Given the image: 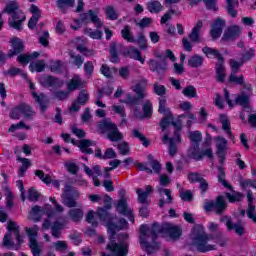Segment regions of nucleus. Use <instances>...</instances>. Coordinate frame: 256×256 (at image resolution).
Wrapping results in <instances>:
<instances>
[{"label": "nucleus", "mask_w": 256, "mask_h": 256, "mask_svg": "<svg viewBox=\"0 0 256 256\" xmlns=\"http://www.w3.org/2000/svg\"><path fill=\"white\" fill-rule=\"evenodd\" d=\"M20 111L25 119L31 120L35 116V110L33 107L25 102L20 103Z\"/></svg>", "instance_id": "nucleus-38"}, {"label": "nucleus", "mask_w": 256, "mask_h": 256, "mask_svg": "<svg viewBox=\"0 0 256 256\" xmlns=\"http://www.w3.org/2000/svg\"><path fill=\"white\" fill-rule=\"evenodd\" d=\"M234 103L244 109H251V99L249 98V95L245 94V92L238 94L234 100Z\"/></svg>", "instance_id": "nucleus-31"}, {"label": "nucleus", "mask_w": 256, "mask_h": 256, "mask_svg": "<svg viewBox=\"0 0 256 256\" xmlns=\"http://www.w3.org/2000/svg\"><path fill=\"white\" fill-rule=\"evenodd\" d=\"M216 141V155L218 156L220 165L225 163L227 157V139L223 136H217Z\"/></svg>", "instance_id": "nucleus-18"}, {"label": "nucleus", "mask_w": 256, "mask_h": 256, "mask_svg": "<svg viewBox=\"0 0 256 256\" xmlns=\"http://www.w3.org/2000/svg\"><path fill=\"white\" fill-rule=\"evenodd\" d=\"M76 101L78 105H86L87 101H89V94L85 90L80 91Z\"/></svg>", "instance_id": "nucleus-63"}, {"label": "nucleus", "mask_w": 256, "mask_h": 256, "mask_svg": "<svg viewBox=\"0 0 256 256\" xmlns=\"http://www.w3.org/2000/svg\"><path fill=\"white\" fill-rule=\"evenodd\" d=\"M65 229V223L56 220L52 223L51 235L54 239H61V231Z\"/></svg>", "instance_id": "nucleus-37"}, {"label": "nucleus", "mask_w": 256, "mask_h": 256, "mask_svg": "<svg viewBox=\"0 0 256 256\" xmlns=\"http://www.w3.org/2000/svg\"><path fill=\"white\" fill-rule=\"evenodd\" d=\"M77 89H83V80L81 78H72L67 84V90L71 93L77 91Z\"/></svg>", "instance_id": "nucleus-42"}, {"label": "nucleus", "mask_w": 256, "mask_h": 256, "mask_svg": "<svg viewBox=\"0 0 256 256\" xmlns=\"http://www.w3.org/2000/svg\"><path fill=\"white\" fill-rule=\"evenodd\" d=\"M216 71V80L218 83H225V79L227 78V69L225 68V62H216L215 64Z\"/></svg>", "instance_id": "nucleus-30"}, {"label": "nucleus", "mask_w": 256, "mask_h": 256, "mask_svg": "<svg viewBox=\"0 0 256 256\" xmlns=\"http://www.w3.org/2000/svg\"><path fill=\"white\" fill-rule=\"evenodd\" d=\"M41 197V194L37 192V190L34 187L29 188L28 190V199L30 201H39V198Z\"/></svg>", "instance_id": "nucleus-64"}, {"label": "nucleus", "mask_w": 256, "mask_h": 256, "mask_svg": "<svg viewBox=\"0 0 256 256\" xmlns=\"http://www.w3.org/2000/svg\"><path fill=\"white\" fill-rule=\"evenodd\" d=\"M220 223H225L227 231H235L236 235L243 237L245 235V227L239 223H233V218L229 215H223L219 219Z\"/></svg>", "instance_id": "nucleus-17"}, {"label": "nucleus", "mask_w": 256, "mask_h": 256, "mask_svg": "<svg viewBox=\"0 0 256 256\" xmlns=\"http://www.w3.org/2000/svg\"><path fill=\"white\" fill-rule=\"evenodd\" d=\"M140 245H142V247L145 249V252L147 253V255H152V253H155V246H153L151 243H149V241H147V239H149V237H151V235L149 234V231H151V229H149V227H147V224H142L140 225Z\"/></svg>", "instance_id": "nucleus-14"}, {"label": "nucleus", "mask_w": 256, "mask_h": 256, "mask_svg": "<svg viewBox=\"0 0 256 256\" xmlns=\"http://www.w3.org/2000/svg\"><path fill=\"white\" fill-rule=\"evenodd\" d=\"M51 34H49V30H44L42 35L38 38V43L42 45V47H49V38Z\"/></svg>", "instance_id": "nucleus-57"}, {"label": "nucleus", "mask_w": 256, "mask_h": 256, "mask_svg": "<svg viewBox=\"0 0 256 256\" xmlns=\"http://www.w3.org/2000/svg\"><path fill=\"white\" fill-rule=\"evenodd\" d=\"M54 207H51V205H47L46 208V215L48 219H53V217H55V215H57V213H63L64 208L63 206H61V204H59V202H56L54 204Z\"/></svg>", "instance_id": "nucleus-39"}, {"label": "nucleus", "mask_w": 256, "mask_h": 256, "mask_svg": "<svg viewBox=\"0 0 256 256\" xmlns=\"http://www.w3.org/2000/svg\"><path fill=\"white\" fill-rule=\"evenodd\" d=\"M84 35H88V37H90V39H103V32L101 31V29H97L93 30L91 28H86L84 29Z\"/></svg>", "instance_id": "nucleus-48"}, {"label": "nucleus", "mask_w": 256, "mask_h": 256, "mask_svg": "<svg viewBox=\"0 0 256 256\" xmlns=\"http://www.w3.org/2000/svg\"><path fill=\"white\" fill-rule=\"evenodd\" d=\"M189 139L192 144L201 145V141H203V134L199 130L191 131L189 133Z\"/></svg>", "instance_id": "nucleus-51"}, {"label": "nucleus", "mask_w": 256, "mask_h": 256, "mask_svg": "<svg viewBox=\"0 0 256 256\" xmlns=\"http://www.w3.org/2000/svg\"><path fill=\"white\" fill-rule=\"evenodd\" d=\"M49 69L51 73H63V62L61 60H56L50 64Z\"/></svg>", "instance_id": "nucleus-56"}, {"label": "nucleus", "mask_w": 256, "mask_h": 256, "mask_svg": "<svg viewBox=\"0 0 256 256\" xmlns=\"http://www.w3.org/2000/svg\"><path fill=\"white\" fill-rule=\"evenodd\" d=\"M80 17L82 18L84 25H89V23H93L96 29L103 28V21H101V18L93 10H88L87 12L81 13Z\"/></svg>", "instance_id": "nucleus-19"}, {"label": "nucleus", "mask_w": 256, "mask_h": 256, "mask_svg": "<svg viewBox=\"0 0 256 256\" xmlns=\"http://www.w3.org/2000/svg\"><path fill=\"white\" fill-rule=\"evenodd\" d=\"M121 37L124 39V41H127V43H137L139 49L141 51H147L148 45H147V37L143 32L138 33V38L135 39L133 36V32L131 31V26L125 25L124 28L121 30Z\"/></svg>", "instance_id": "nucleus-6"}, {"label": "nucleus", "mask_w": 256, "mask_h": 256, "mask_svg": "<svg viewBox=\"0 0 256 256\" xmlns=\"http://www.w3.org/2000/svg\"><path fill=\"white\" fill-rule=\"evenodd\" d=\"M95 141L90 139H82L78 142L77 147L84 155H93V148L95 147Z\"/></svg>", "instance_id": "nucleus-27"}, {"label": "nucleus", "mask_w": 256, "mask_h": 256, "mask_svg": "<svg viewBox=\"0 0 256 256\" xmlns=\"http://www.w3.org/2000/svg\"><path fill=\"white\" fill-rule=\"evenodd\" d=\"M100 221L107 224L108 231L111 233V238L108 244L106 245L107 251L111 252L113 256H127L129 255V234L122 233L118 235V242L115 240L114 236L117 235L119 231V225L113 222V215L111 213L100 210Z\"/></svg>", "instance_id": "nucleus-1"}, {"label": "nucleus", "mask_w": 256, "mask_h": 256, "mask_svg": "<svg viewBox=\"0 0 256 256\" xmlns=\"http://www.w3.org/2000/svg\"><path fill=\"white\" fill-rule=\"evenodd\" d=\"M203 29V22L199 20L196 25L192 28L188 35L192 43H199L201 41V30Z\"/></svg>", "instance_id": "nucleus-29"}, {"label": "nucleus", "mask_w": 256, "mask_h": 256, "mask_svg": "<svg viewBox=\"0 0 256 256\" xmlns=\"http://www.w3.org/2000/svg\"><path fill=\"white\" fill-rule=\"evenodd\" d=\"M68 215L73 223H79L83 219V210L79 208L70 209Z\"/></svg>", "instance_id": "nucleus-43"}, {"label": "nucleus", "mask_w": 256, "mask_h": 256, "mask_svg": "<svg viewBox=\"0 0 256 256\" xmlns=\"http://www.w3.org/2000/svg\"><path fill=\"white\" fill-rule=\"evenodd\" d=\"M182 95L188 99H195L197 97V88L193 85H188L182 90Z\"/></svg>", "instance_id": "nucleus-49"}, {"label": "nucleus", "mask_w": 256, "mask_h": 256, "mask_svg": "<svg viewBox=\"0 0 256 256\" xmlns=\"http://www.w3.org/2000/svg\"><path fill=\"white\" fill-rule=\"evenodd\" d=\"M229 65L231 67V74H237L239 73V69L243 67V61L237 62L235 59H230L229 60Z\"/></svg>", "instance_id": "nucleus-59"}, {"label": "nucleus", "mask_w": 256, "mask_h": 256, "mask_svg": "<svg viewBox=\"0 0 256 256\" xmlns=\"http://www.w3.org/2000/svg\"><path fill=\"white\" fill-rule=\"evenodd\" d=\"M98 129L102 131V133H107L106 139L111 141V143H117L119 141H123V133L119 131L117 124L110 120H102L98 124Z\"/></svg>", "instance_id": "nucleus-5"}, {"label": "nucleus", "mask_w": 256, "mask_h": 256, "mask_svg": "<svg viewBox=\"0 0 256 256\" xmlns=\"http://www.w3.org/2000/svg\"><path fill=\"white\" fill-rule=\"evenodd\" d=\"M69 95H71V92L63 91V90H58L53 93V96L55 99H58V101H65V99L69 98Z\"/></svg>", "instance_id": "nucleus-61"}, {"label": "nucleus", "mask_w": 256, "mask_h": 256, "mask_svg": "<svg viewBox=\"0 0 256 256\" xmlns=\"http://www.w3.org/2000/svg\"><path fill=\"white\" fill-rule=\"evenodd\" d=\"M132 137H134L135 139H139L143 147H149L151 145V140L145 137V135L141 134V132L137 129L132 130Z\"/></svg>", "instance_id": "nucleus-44"}, {"label": "nucleus", "mask_w": 256, "mask_h": 256, "mask_svg": "<svg viewBox=\"0 0 256 256\" xmlns=\"http://www.w3.org/2000/svg\"><path fill=\"white\" fill-rule=\"evenodd\" d=\"M218 183H220L225 189H229V191L233 190V186L227 181L225 168L222 166L218 167Z\"/></svg>", "instance_id": "nucleus-35"}, {"label": "nucleus", "mask_w": 256, "mask_h": 256, "mask_svg": "<svg viewBox=\"0 0 256 256\" xmlns=\"http://www.w3.org/2000/svg\"><path fill=\"white\" fill-rule=\"evenodd\" d=\"M11 44L12 49H10L7 54H5L3 50H0L1 65H5V63H7V59H11L12 57H15V55H21V53H25V45L23 44V40H21L19 37H14L11 40Z\"/></svg>", "instance_id": "nucleus-9"}, {"label": "nucleus", "mask_w": 256, "mask_h": 256, "mask_svg": "<svg viewBox=\"0 0 256 256\" xmlns=\"http://www.w3.org/2000/svg\"><path fill=\"white\" fill-rule=\"evenodd\" d=\"M110 63L117 64L121 61L119 55H121V44L117 42H111L109 48Z\"/></svg>", "instance_id": "nucleus-26"}, {"label": "nucleus", "mask_w": 256, "mask_h": 256, "mask_svg": "<svg viewBox=\"0 0 256 256\" xmlns=\"http://www.w3.org/2000/svg\"><path fill=\"white\" fill-rule=\"evenodd\" d=\"M148 66L152 73H161L167 71V58H163L162 60L150 59L148 61Z\"/></svg>", "instance_id": "nucleus-23"}, {"label": "nucleus", "mask_w": 256, "mask_h": 256, "mask_svg": "<svg viewBox=\"0 0 256 256\" xmlns=\"http://www.w3.org/2000/svg\"><path fill=\"white\" fill-rule=\"evenodd\" d=\"M244 197H245V195H243V193H241V192H236L234 194L226 192V199H228L229 203H238Z\"/></svg>", "instance_id": "nucleus-53"}, {"label": "nucleus", "mask_w": 256, "mask_h": 256, "mask_svg": "<svg viewBox=\"0 0 256 256\" xmlns=\"http://www.w3.org/2000/svg\"><path fill=\"white\" fill-rule=\"evenodd\" d=\"M161 233L165 235V223L162 225L157 222L152 223L149 235L153 246L156 247L155 250L159 249V242H157V239Z\"/></svg>", "instance_id": "nucleus-21"}, {"label": "nucleus", "mask_w": 256, "mask_h": 256, "mask_svg": "<svg viewBox=\"0 0 256 256\" xmlns=\"http://www.w3.org/2000/svg\"><path fill=\"white\" fill-rule=\"evenodd\" d=\"M45 67H46L45 60H38L34 65L30 64L29 69L32 72L35 69L36 73H43V71H45Z\"/></svg>", "instance_id": "nucleus-55"}, {"label": "nucleus", "mask_w": 256, "mask_h": 256, "mask_svg": "<svg viewBox=\"0 0 256 256\" xmlns=\"http://www.w3.org/2000/svg\"><path fill=\"white\" fill-rule=\"evenodd\" d=\"M104 13L108 21H117V19H119V14H117V11L113 6H107L104 10Z\"/></svg>", "instance_id": "nucleus-47"}, {"label": "nucleus", "mask_w": 256, "mask_h": 256, "mask_svg": "<svg viewBox=\"0 0 256 256\" xmlns=\"http://www.w3.org/2000/svg\"><path fill=\"white\" fill-rule=\"evenodd\" d=\"M116 211L120 213V215H124L126 212L129 211L127 205V199H125V194H121L120 199L116 203Z\"/></svg>", "instance_id": "nucleus-40"}, {"label": "nucleus", "mask_w": 256, "mask_h": 256, "mask_svg": "<svg viewBox=\"0 0 256 256\" xmlns=\"http://www.w3.org/2000/svg\"><path fill=\"white\" fill-rule=\"evenodd\" d=\"M39 83L41 87H44L45 89H61V87L65 85V81H63V79L49 74L41 76Z\"/></svg>", "instance_id": "nucleus-15"}, {"label": "nucleus", "mask_w": 256, "mask_h": 256, "mask_svg": "<svg viewBox=\"0 0 256 256\" xmlns=\"http://www.w3.org/2000/svg\"><path fill=\"white\" fill-rule=\"evenodd\" d=\"M158 193L160 195V197H163V193L164 195H166V203L167 205H171V203H173V195L171 194V189H167V188H158Z\"/></svg>", "instance_id": "nucleus-58"}, {"label": "nucleus", "mask_w": 256, "mask_h": 256, "mask_svg": "<svg viewBox=\"0 0 256 256\" xmlns=\"http://www.w3.org/2000/svg\"><path fill=\"white\" fill-rule=\"evenodd\" d=\"M227 207V200L223 195H218L215 198V201L206 200L204 203V211H206V213H211L214 211L216 215H223V213L227 211Z\"/></svg>", "instance_id": "nucleus-7"}, {"label": "nucleus", "mask_w": 256, "mask_h": 256, "mask_svg": "<svg viewBox=\"0 0 256 256\" xmlns=\"http://www.w3.org/2000/svg\"><path fill=\"white\" fill-rule=\"evenodd\" d=\"M228 83H235V85H245V76L241 74L239 77H237V74H230L228 77Z\"/></svg>", "instance_id": "nucleus-52"}, {"label": "nucleus", "mask_w": 256, "mask_h": 256, "mask_svg": "<svg viewBox=\"0 0 256 256\" xmlns=\"http://www.w3.org/2000/svg\"><path fill=\"white\" fill-rule=\"evenodd\" d=\"M112 110L116 115H120L122 118V123H127V112L125 111V107L119 106V105H114L112 106Z\"/></svg>", "instance_id": "nucleus-54"}, {"label": "nucleus", "mask_w": 256, "mask_h": 256, "mask_svg": "<svg viewBox=\"0 0 256 256\" xmlns=\"http://www.w3.org/2000/svg\"><path fill=\"white\" fill-rule=\"evenodd\" d=\"M75 5V0H56V7L64 15L67 13L68 7H73Z\"/></svg>", "instance_id": "nucleus-41"}, {"label": "nucleus", "mask_w": 256, "mask_h": 256, "mask_svg": "<svg viewBox=\"0 0 256 256\" xmlns=\"http://www.w3.org/2000/svg\"><path fill=\"white\" fill-rule=\"evenodd\" d=\"M32 97L35 99L36 103H38L40 107L41 113H45L47 111V107L49 101L47 100V95L45 93L41 92L40 94H37V92L32 91L31 92Z\"/></svg>", "instance_id": "nucleus-28"}, {"label": "nucleus", "mask_w": 256, "mask_h": 256, "mask_svg": "<svg viewBox=\"0 0 256 256\" xmlns=\"http://www.w3.org/2000/svg\"><path fill=\"white\" fill-rule=\"evenodd\" d=\"M147 9L149 11V13H161V11H163V5L161 4V2L154 0L151 2L147 3Z\"/></svg>", "instance_id": "nucleus-45"}, {"label": "nucleus", "mask_w": 256, "mask_h": 256, "mask_svg": "<svg viewBox=\"0 0 256 256\" xmlns=\"http://www.w3.org/2000/svg\"><path fill=\"white\" fill-rule=\"evenodd\" d=\"M132 91L135 95L131 93L126 94V98L120 100V103H124L128 107H137L143 103V99L147 97V82L145 80L138 81L134 86H132Z\"/></svg>", "instance_id": "nucleus-4"}, {"label": "nucleus", "mask_w": 256, "mask_h": 256, "mask_svg": "<svg viewBox=\"0 0 256 256\" xmlns=\"http://www.w3.org/2000/svg\"><path fill=\"white\" fill-rule=\"evenodd\" d=\"M225 25H227V22L221 17H217L213 21L212 28L210 30V35L213 40L219 39V37L223 35V29H225Z\"/></svg>", "instance_id": "nucleus-22"}, {"label": "nucleus", "mask_w": 256, "mask_h": 256, "mask_svg": "<svg viewBox=\"0 0 256 256\" xmlns=\"http://www.w3.org/2000/svg\"><path fill=\"white\" fill-rule=\"evenodd\" d=\"M15 239L16 243L11 239V233H6L2 240V247L7 249L8 251H19L21 249L25 240L23 239V235H21V231H16Z\"/></svg>", "instance_id": "nucleus-13"}, {"label": "nucleus", "mask_w": 256, "mask_h": 256, "mask_svg": "<svg viewBox=\"0 0 256 256\" xmlns=\"http://www.w3.org/2000/svg\"><path fill=\"white\" fill-rule=\"evenodd\" d=\"M203 63H205V58L199 54H194L188 59V65L192 69H199V67H203Z\"/></svg>", "instance_id": "nucleus-36"}, {"label": "nucleus", "mask_w": 256, "mask_h": 256, "mask_svg": "<svg viewBox=\"0 0 256 256\" xmlns=\"http://www.w3.org/2000/svg\"><path fill=\"white\" fill-rule=\"evenodd\" d=\"M126 55H128L130 59H134V61H139L141 65H145V58L143 57V54H141V51L135 48V46H130Z\"/></svg>", "instance_id": "nucleus-33"}, {"label": "nucleus", "mask_w": 256, "mask_h": 256, "mask_svg": "<svg viewBox=\"0 0 256 256\" xmlns=\"http://www.w3.org/2000/svg\"><path fill=\"white\" fill-rule=\"evenodd\" d=\"M192 243L195 245L199 253H207L209 251H215L217 246L207 244L210 241L209 235L205 233V227L203 225H196L192 229Z\"/></svg>", "instance_id": "nucleus-2"}, {"label": "nucleus", "mask_w": 256, "mask_h": 256, "mask_svg": "<svg viewBox=\"0 0 256 256\" xmlns=\"http://www.w3.org/2000/svg\"><path fill=\"white\" fill-rule=\"evenodd\" d=\"M241 26L239 25H230L224 31L221 41H237L241 37Z\"/></svg>", "instance_id": "nucleus-20"}, {"label": "nucleus", "mask_w": 256, "mask_h": 256, "mask_svg": "<svg viewBox=\"0 0 256 256\" xmlns=\"http://www.w3.org/2000/svg\"><path fill=\"white\" fill-rule=\"evenodd\" d=\"M180 199L184 202L191 203L193 201V192L191 190L180 191Z\"/></svg>", "instance_id": "nucleus-62"}, {"label": "nucleus", "mask_w": 256, "mask_h": 256, "mask_svg": "<svg viewBox=\"0 0 256 256\" xmlns=\"http://www.w3.org/2000/svg\"><path fill=\"white\" fill-rule=\"evenodd\" d=\"M143 118L144 119H151L152 115H153V104L151 103V101L147 100L143 107Z\"/></svg>", "instance_id": "nucleus-50"}, {"label": "nucleus", "mask_w": 256, "mask_h": 256, "mask_svg": "<svg viewBox=\"0 0 256 256\" xmlns=\"http://www.w3.org/2000/svg\"><path fill=\"white\" fill-rule=\"evenodd\" d=\"M203 179V175L198 172L188 173V181L191 184L199 183Z\"/></svg>", "instance_id": "nucleus-60"}, {"label": "nucleus", "mask_w": 256, "mask_h": 256, "mask_svg": "<svg viewBox=\"0 0 256 256\" xmlns=\"http://www.w3.org/2000/svg\"><path fill=\"white\" fill-rule=\"evenodd\" d=\"M162 143L164 145H167V143H169V155L171 157H175V155H177V144L175 143V139L170 138L169 134H164L163 138H162Z\"/></svg>", "instance_id": "nucleus-34"}, {"label": "nucleus", "mask_w": 256, "mask_h": 256, "mask_svg": "<svg viewBox=\"0 0 256 256\" xmlns=\"http://www.w3.org/2000/svg\"><path fill=\"white\" fill-rule=\"evenodd\" d=\"M153 93L158 95L159 99H165V95H167V87L165 85H161L159 83L153 84Z\"/></svg>", "instance_id": "nucleus-46"}, {"label": "nucleus", "mask_w": 256, "mask_h": 256, "mask_svg": "<svg viewBox=\"0 0 256 256\" xmlns=\"http://www.w3.org/2000/svg\"><path fill=\"white\" fill-rule=\"evenodd\" d=\"M200 144H191L188 150L189 157L194 159V161H202L204 157H208V159H213V149L209 146V142H204L202 147L205 150L199 148Z\"/></svg>", "instance_id": "nucleus-8"}, {"label": "nucleus", "mask_w": 256, "mask_h": 256, "mask_svg": "<svg viewBox=\"0 0 256 256\" xmlns=\"http://www.w3.org/2000/svg\"><path fill=\"white\" fill-rule=\"evenodd\" d=\"M164 235H168L170 239H179L181 235H183V229L177 225L166 222Z\"/></svg>", "instance_id": "nucleus-25"}, {"label": "nucleus", "mask_w": 256, "mask_h": 256, "mask_svg": "<svg viewBox=\"0 0 256 256\" xmlns=\"http://www.w3.org/2000/svg\"><path fill=\"white\" fill-rule=\"evenodd\" d=\"M19 11V4L17 1L13 0L10 3L6 4V7L3 10V13H7L11 15L8 18V25L11 29H15V31H23V23L27 21V16L25 14L17 12Z\"/></svg>", "instance_id": "nucleus-3"}, {"label": "nucleus", "mask_w": 256, "mask_h": 256, "mask_svg": "<svg viewBox=\"0 0 256 256\" xmlns=\"http://www.w3.org/2000/svg\"><path fill=\"white\" fill-rule=\"evenodd\" d=\"M39 232V227L34 225L33 228L26 227V233L29 237L28 247L31 250L33 256H41L43 255V249L37 242V233Z\"/></svg>", "instance_id": "nucleus-12"}, {"label": "nucleus", "mask_w": 256, "mask_h": 256, "mask_svg": "<svg viewBox=\"0 0 256 256\" xmlns=\"http://www.w3.org/2000/svg\"><path fill=\"white\" fill-rule=\"evenodd\" d=\"M158 101V113H160V115H165L160 121V128L162 131H165L167 127L171 125V121H173V113H171V109L167 107V98H158Z\"/></svg>", "instance_id": "nucleus-10"}, {"label": "nucleus", "mask_w": 256, "mask_h": 256, "mask_svg": "<svg viewBox=\"0 0 256 256\" xmlns=\"http://www.w3.org/2000/svg\"><path fill=\"white\" fill-rule=\"evenodd\" d=\"M219 119L220 123L222 124V129L225 131L229 139H235V135H233V131H231V122L229 121L227 115L220 114Z\"/></svg>", "instance_id": "nucleus-32"}, {"label": "nucleus", "mask_w": 256, "mask_h": 256, "mask_svg": "<svg viewBox=\"0 0 256 256\" xmlns=\"http://www.w3.org/2000/svg\"><path fill=\"white\" fill-rule=\"evenodd\" d=\"M202 53L205 54V57H207V59H217L218 63H225V57H223V54L219 52L217 48L204 46L202 48Z\"/></svg>", "instance_id": "nucleus-24"}, {"label": "nucleus", "mask_w": 256, "mask_h": 256, "mask_svg": "<svg viewBox=\"0 0 256 256\" xmlns=\"http://www.w3.org/2000/svg\"><path fill=\"white\" fill-rule=\"evenodd\" d=\"M77 197H79V192L74 190L71 185H66L65 191L62 194V200L65 207H69L70 209L77 207Z\"/></svg>", "instance_id": "nucleus-16"}, {"label": "nucleus", "mask_w": 256, "mask_h": 256, "mask_svg": "<svg viewBox=\"0 0 256 256\" xmlns=\"http://www.w3.org/2000/svg\"><path fill=\"white\" fill-rule=\"evenodd\" d=\"M112 201H113V198H111L109 195H106L104 197V206L103 207H98L96 213L93 210L88 212V214L86 215L87 223L92 224V227H94V228L98 227L99 222L96 221L95 215H97V217L99 219H101V210L106 211V213H109V210H111V207H113Z\"/></svg>", "instance_id": "nucleus-11"}]
</instances>
